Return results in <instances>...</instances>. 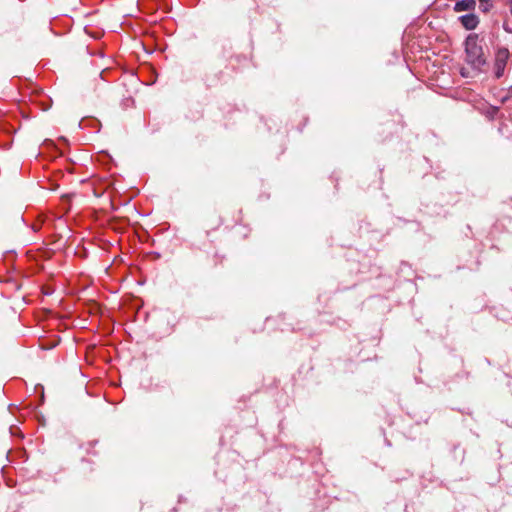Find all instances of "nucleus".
I'll return each instance as SVG.
<instances>
[{"label": "nucleus", "mask_w": 512, "mask_h": 512, "mask_svg": "<svg viewBox=\"0 0 512 512\" xmlns=\"http://www.w3.org/2000/svg\"><path fill=\"white\" fill-rule=\"evenodd\" d=\"M465 62L476 73H482L487 59L483 51V39L476 33L469 34L464 42Z\"/></svg>", "instance_id": "nucleus-1"}, {"label": "nucleus", "mask_w": 512, "mask_h": 512, "mask_svg": "<svg viewBox=\"0 0 512 512\" xmlns=\"http://www.w3.org/2000/svg\"><path fill=\"white\" fill-rule=\"evenodd\" d=\"M509 57L510 53L507 48L501 47L497 49L494 60V74L496 78L499 79L504 75Z\"/></svg>", "instance_id": "nucleus-2"}, {"label": "nucleus", "mask_w": 512, "mask_h": 512, "mask_svg": "<svg viewBox=\"0 0 512 512\" xmlns=\"http://www.w3.org/2000/svg\"><path fill=\"white\" fill-rule=\"evenodd\" d=\"M460 22L467 30H473L477 27L479 19L475 14L468 13L460 17Z\"/></svg>", "instance_id": "nucleus-3"}, {"label": "nucleus", "mask_w": 512, "mask_h": 512, "mask_svg": "<svg viewBox=\"0 0 512 512\" xmlns=\"http://www.w3.org/2000/svg\"><path fill=\"white\" fill-rule=\"evenodd\" d=\"M476 6L475 0H461L456 2L454 10L457 12L474 10Z\"/></svg>", "instance_id": "nucleus-4"}, {"label": "nucleus", "mask_w": 512, "mask_h": 512, "mask_svg": "<svg viewBox=\"0 0 512 512\" xmlns=\"http://www.w3.org/2000/svg\"><path fill=\"white\" fill-rule=\"evenodd\" d=\"M480 7L482 8L483 11H487L488 7H489L488 1L487 0H481Z\"/></svg>", "instance_id": "nucleus-5"}, {"label": "nucleus", "mask_w": 512, "mask_h": 512, "mask_svg": "<svg viewBox=\"0 0 512 512\" xmlns=\"http://www.w3.org/2000/svg\"><path fill=\"white\" fill-rule=\"evenodd\" d=\"M460 74L462 77H465V78L469 77V71L466 68H462L460 70Z\"/></svg>", "instance_id": "nucleus-6"}]
</instances>
